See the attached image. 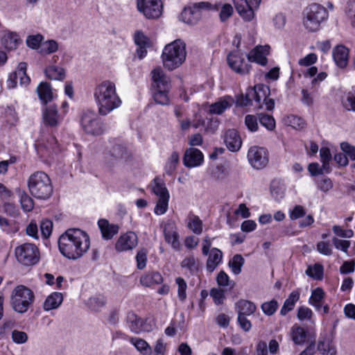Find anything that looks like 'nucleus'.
<instances>
[{
  "label": "nucleus",
  "mask_w": 355,
  "mask_h": 355,
  "mask_svg": "<svg viewBox=\"0 0 355 355\" xmlns=\"http://www.w3.org/2000/svg\"><path fill=\"white\" fill-rule=\"evenodd\" d=\"M285 190L284 186L280 182L274 181L271 183V194L276 200H278L284 198Z\"/></svg>",
  "instance_id": "obj_51"
},
{
  "label": "nucleus",
  "mask_w": 355,
  "mask_h": 355,
  "mask_svg": "<svg viewBox=\"0 0 355 355\" xmlns=\"http://www.w3.org/2000/svg\"><path fill=\"white\" fill-rule=\"evenodd\" d=\"M20 43L19 35L16 33L6 31L1 38V44L8 50L15 49Z\"/></svg>",
  "instance_id": "obj_31"
},
{
  "label": "nucleus",
  "mask_w": 355,
  "mask_h": 355,
  "mask_svg": "<svg viewBox=\"0 0 355 355\" xmlns=\"http://www.w3.org/2000/svg\"><path fill=\"white\" fill-rule=\"evenodd\" d=\"M153 87L156 89H170L171 80L160 67L154 69L152 71Z\"/></svg>",
  "instance_id": "obj_18"
},
{
  "label": "nucleus",
  "mask_w": 355,
  "mask_h": 355,
  "mask_svg": "<svg viewBox=\"0 0 355 355\" xmlns=\"http://www.w3.org/2000/svg\"><path fill=\"white\" fill-rule=\"evenodd\" d=\"M128 157L126 148L121 145H116L112 148L105 158L107 164L110 166H112L119 161L125 159Z\"/></svg>",
  "instance_id": "obj_19"
},
{
  "label": "nucleus",
  "mask_w": 355,
  "mask_h": 355,
  "mask_svg": "<svg viewBox=\"0 0 355 355\" xmlns=\"http://www.w3.org/2000/svg\"><path fill=\"white\" fill-rule=\"evenodd\" d=\"M270 95V88L268 86L258 84L254 87H250V96H252L253 101H254L259 107H261V101L266 100Z\"/></svg>",
  "instance_id": "obj_22"
},
{
  "label": "nucleus",
  "mask_w": 355,
  "mask_h": 355,
  "mask_svg": "<svg viewBox=\"0 0 355 355\" xmlns=\"http://www.w3.org/2000/svg\"><path fill=\"white\" fill-rule=\"evenodd\" d=\"M137 8L148 19H157L162 12L161 0H137Z\"/></svg>",
  "instance_id": "obj_9"
},
{
  "label": "nucleus",
  "mask_w": 355,
  "mask_h": 355,
  "mask_svg": "<svg viewBox=\"0 0 355 355\" xmlns=\"http://www.w3.org/2000/svg\"><path fill=\"white\" fill-rule=\"evenodd\" d=\"M327 9L318 3L312 4V32L320 29L321 24L328 19Z\"/></svg>",
  "instance_id": "obj_13"
},
{
  "label": "nucleus",
  "mask_w": 355,
  "mask_h": 355,
  "mask_svg": "<svg viewBox=\"0 0 355 355\" xmlns=\"http://www.w3.org/2000/svg\"><path fill=\"white\" fill-rule=\"evenodd\" d=\"M187 227L196 234H200L202 232V221L193 214L188 216Z\"/></svg>",
  "instance_id": "obj_41"
},
{
  "label": "nucleus",
  "mask_w": 355,
  "mask_h": 355,
  "mask_svg": "<svg viewBox=\"0 0 355 355\" xmlns=\"http://www.w3.org/2000/svg\"><path fill=\"white\" fill-rule=\"evenodd\" d=\"M236 11L245 21H251L254 16V9L247 0H234Z\"/></svg>",
  "instance_id": "obj_23"
},
{
  "label": "nucleus",
  "mask_w": 355,
  "mask_h": 355,
  "mask_svg": "<svg viewBox=\"0 0 355 355\" xmlns=\"http://www.w3.org/2000/svg\"><path fill=\"white\" fill-rule=\"evenodd\" d=\"M204 161L202 153L198 148H189L186 150L183 163L186 167L193 168L200 166Z\"/></svg>",
  "instance_id": "obj_14"
},
{
  "label": "nucleus",
  "mask_w": 355,
  "mask_h": 355,
  "mask_svg": "<svg viewBox=\"0 0 355 355\" xmlns=\"http://www.w3.org/2000/svg\"><path fill=\"white\" fill-rule=\"evenodd\" d=\"M98 225L102 234V237L105 240L112 239L119 230V227L116 224H110L106 219H100Z\"/></svg>",
  "instance_id": "obj_24"
},
{
  "label": "nucleus",
  "mask_w": 355,
  "mask_h": 355,
  "mask_svg": "<svg viewBox=\"0 0 355 355\" xmlns=\"http://www.w3.org/2000/svg\"><path fill=\"white\" fill-rule=\"evenodd\" d=\"M248 159L253 168L256 169L263 168L268 163V152L263 147L251 146L248 152Z\"/></svg>",
  "instance_id": "obj_8"
},
{
  "label": "nucleus",
  "mask_w": 355,
  "mask_h": 355,
  "mask_svg": "<svg viewBox=\"0 0 355 355\" xmlns=\"http://www.w3.org/2000/svg\"><path fill=\"white\" fill-rule=\"evenodd\" d=\"M179 160L180 157L178 153L173 152L165 166V171L166 174L171 175L174 173L179 163Z\"/></svg>",
  "instance_id": "obj_45"
},
{
  "label": "nucleus",
  "mask_w": 355,
  "mask_h": 355,
  "mask_svg": "<svg viewBox=\"0 0 355 355\" xmlns=\"http://www.w3.org/2000/svg\"><path fill=\"white\" fill-rule=\"evenodd\" d=\"M286 123L295 129H302L305 125L304 119L295 115L288 116L286 119Z\"/></svg>",
  "instance_id": "obj_58"
},
{
  "label": "nucleus",
  "mask_w": 355,
  "mask_h": 355,
  "mask_svg": "<svg viewBox=\"0 0 355 355\" xmlns=\"http://www.w3.org/2000/svg\"><path fill=\"white\" fill-rule=\"evenodd\" d=\"M318 351L322 355H336V348L329 341H320L318 346Z\"/></svg>",
  "instance_id": "obj_57"
},
{
  "label": "nucleus",
  "mask_w": 355,
  "mask_h": 355,
  "mask_svg": "<svg viewBox=\"0 0 355 355\" xmlns=\"http://www.w3.org/2000/svg\"><path fill=\"white\" fill-rule=\"evenodd\" d=\"M232 98L226 96L218 101L212 103L209 106V112L211 114H221L225 110L232 106Z\"/></svg>",
  "instance_id": "obj_32"
},
{
  "label": "nucleus",
  "mask_w": 355,
  "mask_h": 355,
  "mask_svg": "<svg viewBox=\"0 0 355 355\" xmlns=\"http://www.w3.org/2000/svg\"><path fill=\"white\" fill-rule=\"evenodd\" d=\"M43 119L44 123L51 127H55L59 124L60 119L55 105H50L45 107L43 111Z\"/></svg>",
  "instance_id": "obj_25"
},
{
  "label": "nucleus",
  "mask_w": 355,
  "mask_h": 355,
  "mask_svg": "<svg viewBox=\"0 0 355 355\" xmlns=\"http://www.w3.org/2000/svg\"><path fill=\"white\" fill-rule=\"evenodd\" d=\"M31 195L38 200H48L53 193V185L49 176L44 171H36L27 180Z\"/></svg>",
  "instance_id": "obj_3"
},
{
  "label": "nucleus",
  "mask_w": 355,
  "mask_h": 355,
  "mask_svg": "<svg viewBox=\"0 0 355 355\" xmlns=\"http://www.w3.org/2000/svg\"><path fill=\"white\" fill-rule=\"evenodd\" d=\"M130 341L143 355L152 354V349L145 340L140 338H132Z\"/></svg>",
  "instance_id": "obj_42"
},
{
  "label": "nucleus",
  "mask_w": 355,
  "mask_h": 355,
  "mask_svg": "<svg viewBox=\"0 0 355 355\" xmlns=\"http://www.w3.org/2000/svg\"><path fill=\"white\" fill-rule=\"evenodd\" d=\"M87 306L89 308L94 311H98L106 304L105 297L101 294L96 295L91 297L87 300Z\"/></svg>",
  "instance_id": "obj_43"
},
{
  "label": "nucleus",
  "mask_w": 355,
  "mask_h": 355,
  "mask_svg": "<svg viewBox=\"0 0 355 355\" xmlns=\"http://www.w3.org/2000/svg\"><path fill=\"white\" fill-rule=\"evenodd\" d=\"M259 121L261 125L265 127L268 130L272 131L275 128V121L274 118L269 114H259Z\"/></svg>",
  "instance_id": "obj_52"
},
{
  "label": "nucleus",
  "mask_w": 355,
  "mask_h": 355,
  "mask_svg": "<svg viewBox=\"0 0 355 355\" xmlns=\"http://www.w3.org/2000/svg\"><path fill=\"white\" fill-rule=\"evenodd\" d=\"M169 198L170 196L159 198L156 206L154 209V212L155 214L162 215L166 212L168 206Z\"/></svg>",
  "instance_id": "obj_54"
},
{
  "label": "nucleus",
  "mask_w": 355,
  "mask_h": 355,
  "mask_svg": "<svg viewBox=\"0 0 355 355\" xmlns=\"http://www.w3.org/2000/svg\"><path fill=\"white\" fill-rule=\"evenodd\" d=\"M58 49V44L53 40H47L40 46L41 54H51Z\"/></svg>",
  "instance_id": "obj_49"
},
{
  "label": "nucleus",
  "mask_w": 355,
  "mask_h": 355,
  "mask_svg": "<svg viewBox=\"0 0 355 355\" xmlns=\"http://www.w3.org/2000/svg\"><path fill=\"white\" fill-rule=\"evenodd\" d=\"M291 334L293 341L297 345L304 343L307 336L306 331L296 324L292 327Z\"/></svg>",
  "instance_id": "obj_37"
},
{
  "label": "nucleus",
  "mask_w": 355,
  "mask_h": 355,
  "mask_svg": "<svg viewBox=\"0 0 355 355\" xmlns=\"http://www.w3.org/2000/svg\"><path fill=\"white\" fill-rule=\"evenodd\" d=\"M324 266L319 263H316L312 266V279L322 281L324 278Z\"/></svg>",
  "instance_id": "obj_63"
},
{
  "label": "nucleus",
  "mask_w": 355,
  "mask_h": 355,
  "mask_svg": "<svg viewBox=\"0 0 355 355\" xmlns=\"http://www.w3.org/2000/svg\"><path fill=\"white\" fill-rule=\"evenodd\" d=\"M63 301V296L61 293L53 292L45 300L43 309L46 311L58 308Z\"/></svg>",
  "instance_id": "obj_29"
},
{
  "label": "nucleus",
  "mask_w": 355,
  "mask_h": 355,
  "mask_svg": "<svg viewBox=\"0 0 355 355\" xmlns=\"http://www.w3.org/2000/svg\"><path fill=\"white\" fill-rule=\"evenodd\" d=\"M81 125L87 134L100 135L103 132V124L96 113L92 110H86L81 117Z\"/></svg>",
  "instance_id": "obj_7"
},
{
  "label": "nucleus",
  "mask_w": 355,
  "mask_h": 355,
  "mask_svg": "<svg viewBox=\"0 0 355 355\" xmlns=\"http://www.w3.org/2000/svg\"><path fill=\"white\" fill-rule=\"evenodd\" d=\"M46 76L54 80H63L65 78V71L62 67L51 64L44 70Z\"/></svg>",
  "instance_id": "obj_35"
},
{
  "label": "nucleus",
  "mask_w": 355,
  "mask_h": 355,
  "mask_svg": "<svg viewBox=\"0 0 355 355\" xmlns=\"http://www.w3.org/2000/svg\"><path fill=\"white\" fill-rule=\"evenodd\" d=\"M325 293L322 288L312 290V306L322 315L329 312V306L324 302Z\"/></svg>",
  "instance_id": "obj_17"
},
{
  "label": "nucleus",
  "mask_w": 355,
  "mask_h": 355,
  "mask_svg": "<svg viewBox=\"0 0 355 355\" xmlns=\"http://www.w3.org/2000/svg\"><path fill=\"white\" fill-rule=\"evenodd\" d=\"M322 166L318 163H312V176L322 174H329L331 171L329 162L331 160V154L327 147H322L320 150Z\"/></svg>",
  "instance_id": "obj_10"
},
{
  "label": "nucleus",
  "mask_w": 355,
  "mask_h": 355,
  "mask_svg": "<svg viewBox=\"0 0 355 355\" xmlns=\"http://www.w3.org/2000/svg\"><path fill=\"white\" fill-rule=\"evenodd\" d=\"M153 192L159 198L170 196L164 182L160 178H155L153 181Z\"/></svg>",
  "instance_id": "obj_39"
},
{
  "label": "nucleus",
  "mask_w": 355,
  "mask_h": 355,
  "mask_svg": "<svg viewBox=\"0 0 355 355\" xmlns=\"http://www.w3.org/2000/svg\"><path fill=\"white\" fill-rule=\"evenodd\" d=\"M317 188L322 192H328L333 188L332 180L327 177H318L315 180Z\"/></svg>",
  "instance_id": "obj_48"
},
{
  "label": "nucleus",
  "mask_w": 355,
  "mask_h": 355,
  "mask_svg": "<svg viewBox=\"0 0 355 355\" xmlns=\"http://www.w3.org/2000/svg\"><path fill=\"white\" fill-rule=\"evenodd\" d=\"M349 49L344 45L336 46L332 52L333 58L336 65L340 68H345L348 63Z\"/></svg>",
  "instance_id": "obj_21"
},
{
  "label": "nucleus",
  "mask_w": 355,
  "mask_h": 355,
  "mask_svg": "<svg viewBox=\"0 0 355 355\" xmlns=\"http://www.w3.org/2000/svg\"><path fill=\"white\" fill-rule=\"evenodd\" d=\"M201 18V13L192 6L185 8L180 14V19L185 24L194 25Z\"/></svg>",
  "instance_id": "obj_27"
},
{
  "label": "nucleus",
  "mask_w": 355,
  "mask_h": 355,
  "mask_svg": "<svg viewBox=\"0 0 355 355\" xmlns=\"http://www.w3.org/2000/svg\"><path fill=\"white\" fill-rule=\"evenodd\" d=\"M332 231L336 235L335 237L350 239L354 236V232L351 229L345 230L341 226L334 225Z\"/></svg>",
  "instance_id": "obj_60"
},
{
  "label": "nucleus",
  "mask_w": 355,
  "mask_h": 355,
  "mask_svg": "<svg viewBox=\"0 0 355 355\" xmlns=\"http://www.w3.org/2000/svg\"><path fill=\"white\" fill-rule=\"evenodd\" d=\"M34 301L33 292L24 285L16 286L12 291L10 304L14 311L19 313H26L33 305Z\"/></svg>",
  "instance_id": "obj_5"
},
{
  "label": "nucleus",
  "mask_w": 355,
  "mask_h": 355,
  "mask_svg": "<svg viewBox=\"0 0 355 355\" xmlns=\"http://www.w3.org/2000/svg\"><path fill=\"white\" fill-rule=\"evenodd\" d=\"M300 294L297 291H293L285 300L281 310L280 314L282 315H286L290 311H291L294 306L295 302L299 300Z\"/></svg>",
  "instance_id": "obj_38"
},
{
  "label": "nucleus",
  "mask_w": 355,
  "mask_h": 355,
  "mask_svg": "<svg viewBox=\"0 0 355 355\" xmlns=\"http://www.w3.org/2000/svg\"><path fill=\"white\" fill-rule=\"evenodd\" d=\"M163 282L162 275L157 271H150L142 275L140 278V283L146 287H150Z\"/></svg>",
  "instance_id": "obj_28"
},
{
  "label": "nucleus",
  "mask_w": 355,
  "mask_h": 355,
  "mask_svg": "<svg viewBox=\"0 0 355 355\" xmlns=\"http://www.w3.org/2000/svg\"><path fill=\"white\" fill-rule=\"evenodd\" d=\"M94 98L101 115L105 116L121 104V100L117 95L116 87L110 80H104L94 89Z\"/></svg>",
  "instance_id": "obj_2"
},
{
  "label": "nucleus",
  "mask_w": 355,
  "mask_h": 355,
  "mask_svg": "<svg viewBox=\"0 0 355 355\" xmlns=\"http://www.w3.org/2000/svg\"><path fill=\"white\" fill-rule=\"evenodd\" d=\"M223 259V252L216 248L211 249L206 263L207 270L209 272H214L217 266L221 263Z\"/></svg>",
  "instance_id": "obj_26"
},
{
  "label": "nucleus",
  "mask_w": 355,
  "mask_h": 355,
  "mask_svg": "<svg viewBox=\"0 0 355 355\" xmlns=\"http://www.w3.org/2000/svg\"><path fill=\"white\" fill-rule=\"evenodd\" d=\"M58 246L63 256L69 259L76 260L89 250V236L80 229H69L60 236Z\"/></svg>",
  "instance_id": "obj_1"
},
{
  "label": "nucleus",
  "mask_w": 355,
  "mask_h": 355,
  "mask_svg": "<svg viewBox=\"0 0 355 355\" xmlns=\"http://www.w3.org/2000/svg\"><path fill=\"white\" fill-rule=\"evenodd\" d=\"M270 46L268 45L257 46L247 55L249 62H256L261 66L268 63L267 55L269 54Z\"/></svg>",
  "instance_id": "obj_15"
},
{
  "label": "nucleus",
  "mask_w": 355,
  "mask_h": 355,
  "mask_svg": "<svg viewBox=\"0 0 355 355\" xmlns=\"http://www.w3.org/2000/svg\"><path fill=\"white\" fill-rule=\"evenodd\" d=\"M300 69H297L299 76L303 75L305 78L311 77V53L298 61Z\"/></svg>",
  "instance_id": "obj_40"
},
{
  "label": "nucleus",
  "mask_w": 355,
  "mask_h": 355,
  "mask_svg": "<svg viewBox=\"0 0 355 355\" xmlns=\"http://www.w3.org/2000/svg\"><path fill=\"white\" fill-rule=\"evenodd\" d=\"M37 93L42 103L46 105L53 98L51 85L47 82H42L37 88Z\"/></svg>",
  "instance_id": "obj_30"
},
{
  "label": "nucleus",
  "mask_w": 355,
  "mask_h": 355,
  "mask_svg": "<svg viewBox=\"0 0 355 355\" xmlns=\"http://www.w3.org/2000/svg\"><path fill=\"white\" fill-rule=\"evenodd\" d=\"M224 142L227 148L232 152L238 151L242 145L241 139L234 129L227 130L224 135Z\"/></svg>",
  "instance_id": "obj_20"
},
{
  "label": "nucleus",
  "mask_w": 355,
  "mask_h": 355,
  "mask_svg": "<svg viewBox=\"0 0 355 355\" xmlns=\"http://www.w3.org/2000/svg\"><path fill=\"white\" fill-rule=\"evenodd\" d=\"M331 241L336 249L340 250L346 254L348 252V250L351 245L349 241L342 240L338 237H333Z\"/></svg>",
  "instance_id": "obj_61"
},
{
  "label": "nucleus",
  "mask_w": 355,
  "mask_h": 355,
  "mask_svg": "<svg viewBox=\"0 0 355 355\" xmlns=\"http://www.w3.org/2000/svg\"><path fill=\"white\" fill-rule=\"evenodd\" d=\"M126 323L130 331L133 333L138 334L142 330V319L132 311L128 313Z\"/></svg>",
  "instance_id": "obj_33"
},
{
  "label": "nucleus",
  "mask_w": 355,
  "mask_h": 355,
  "mask_svg": "<svg viewBox=\"0 0 355 355\" xmlns=\"http://www.w3.org/2000/svg\"><path fill=\"white\" fill-rule=\"evenodd\" d=\"M27 64L26 62H20L17 69L14 71L15 76L19 80V85L21 86H27L31 81V78L26 74Z\"/></svg>",
  "instance_id": "obj_36"
},
{
  "label": "nucleus",
  "mask_w": 355,
  "mask_h": 355,
  "mask_svg": "<svg viewBox=\"0 0 355 355\" xmlns=\"http://www.w3.org/2000/svg\"><path fill=\"white\" fill-rule=\"evenodd\" d=\"M278 302L275 300L263 303L261 306V310L264 314L270 316L272 315L278 308Z\"/></svg>",
  "instance_id": "obj_55"
},
{
  "label": "nucleus",
  "mask_w": 355,
  "mask_h": 355,
  "mask_svg": "<svg viewBox=\"0 0 355 355\" xmlns=\"http://www.w3.org/2000/svg\"><path fill=\"white\" fill-rule=\"evenodd\" d=\"M229 66L240 74L248 73L251 66L245 62L243 55L238 52L230 53L227 56Z\"/></svg>",
  "instance_id": "obj_12"
},
{
  "label": "nucleus",
  "mask_w": 355,
  "mask_h": 355,
  "mask_svg": "<svg viewBox=\"0 0 355 355\" xmlns=\"http://www.w3.org/2000/svg\"><path fill=\"white\" fill-rule=\"evenodd\" d=\"M138 244L137 235L132 231L127 232L120 236L115 243L117 252H124L134 249Z\"/></svg>",
  "instance_id": "obj_11"
},
{
  "label": "nucleus",
  "mask_w": 355,
  "mask_h": 355,
  "mask_svg": "<svg viewBox=\"0 0 355 355\" xmlns=\"http://www.w3.org/2000/svg\"><path fill=\"white\" fill-rule=\"evenodd\" d=\"M175 283L178 285V297L181 302H184L187 299V284L186 281L180 277L175 279Z\"/></svg>",
  "instance_id": "obj_50"
},
{
  "label": "nucleus",
  "mask_w": 355,
  "mask_h": 355,
  "mask_svg": "<svg viewBox=\"0 0 355 355\" xmlns=\"http://www.w3.org/2000/svg\"><path fill=\"white\" fill-rule=\"evenodd\" d=\"M15 252L17 260L24 266H33L40 260L39 249L33 243H26L19 245Z\"/></svg>",
  "instance_id": "obj_6"
},
{
  "label": "nucleus",
  "mask_w": 355,
  "mask_h": 355,
  "mask_svg": "<svg viewBox=\"0 0 355 355\" xmlns=\"http://www.w3.org/2000/svg\"><path fill=\"white\" fill-rule=\"evenodd\" d=\"M245 262L244 259L241 254H235L232 259L229 262V266L234 275H239L241 272V268Z\"/></svg>",
  "instance_id": "obj_47"
},
{
  "label": "nucleus",
  "mask_w": 355,
  "mask_h": 355,
  "mask_svg": "<svg viewBox=\"0 0 355 355\" xmlns=\"http://www.w3.org/2000/svg\"><path fill=\"white\" fill-rule=\"evenodd\" d=\"M19 196L23 210L26 212L32 211L34 207L33 198L25 191L19 190Z\"/></svg>",
  "instance_id": "obj_44"
},
{
  "label": "nucleus",
  "mask_w": 355,
  "mask_h": 355,
  "mask_svg": "<svg viewBox=\"0 0 355 355\" xmlns=\"http://www.w3.org/2000/svg\"><path fill=\"white\" fill-rule=\"evenodd\" d=\"M345 12L347 17L351 21L353 26L355 25V0L347 1L345 8Z\"/></svg>",
  "instance_id": "obj_64"
},
{
  "label": "nucleus",
  "mask_w": 355,
  "mask_h": 355,
  "mask_svg": "<svg viewBox=\"0 0 355 355\" xmlns=\"http://www.w3.org/2000/svg\"><path fill=\"white\" fill-rule=\"evenodd\" d=\"M258 121L259 117L257 118L253 114H248L245 117V124L250 132H256L258 130Z\"/></svg>",
  "instance_id": "obj_62"
},
{
  "label": "nucleus",
  "mask_w": 355,
  "mask_h": 355,
  "mask_svg": "<svg viewBox=\"0 0 355 355\" xmlns=\"http://www.w3.org/2000/svg\"><path fill=\"white\" fill-rule=\"evenodd\" d=\"M186 45L181 40H176L166 44L162 51L164 67L169 71L179 67L186 60Z\"/></svg>",
  "instance_id": "obj_4"
},
{
  "label": "nucleus",
  "mask_w": 355,
  "mask_h": 355,
  "mask_svg": "<svg viewBox=\"0 0 355 355\" xmlns=\"http://www.w3.org/2000/svg\"><path fill=\"white\" fill-rule=\"evenodd\" d=\"M219 121L216 118L205 119L204 132L207 134H214L218 130Z\"/></svg>",
  "instance_id": "obj_59"
},
{
  "label": "nucleus",
  "mask_w": 355,
  "mask_h": 355,
  "mask_svg": "<svg viewBox=\"0 0 355 355\" xmlns=\"http://www.w3.org/2000/svg\"><path fill=\"white\" fill-rule=\"evenodd\" d=\"M236 308L239 315L247 316L253 314L257 309V306L254 303L246 300H240L236 302Z\"/></svg>",
  "instance_id": "obj_34"
},
{
  "label": "nucleus",
  "mask_w": 355,
  "mask_h": 355,
  "mask_svg": "<svg viewBox=\"0 0 355 355\" xmlns=\"http://www.w3.org/2000/svg\"><path fill=\"white\" fill-rule=\"evenodd\" d=\"M252 96H250V87L246 90L245 95L241 94L236 96V104L238 107H247L252 105Z\"/></svg>",
  "instance_id": "obj_56"
},
{
  "label": "nucleus",
  "mask_w": 355,
  "mask_h": 355,
  "mask_svg": "<svg viewBox=\"0 0 355 355\" xmlns=\"http://www.w3.org/2000/svg\"><path fill=\"white\" fill-rule=\"evenodd\" d=\"M342 103L347 110L355 112V87L343 98Z\"/></svg>",
  "instance_id": "obj_46"
},
{
  "label": "nucleus",
  "mask_w": 355,
  "mask_h": 355,
  "mask_svg": "<svg viewBox=\"0 0 355 355\" xmlns=\"http://www.w3.org/2000/svg\"><path fill=\"white\" fill-rule=\"evenodd\" d=\"M164 235L166 243L171 244L173 249L176 250H180V243L179 241V234L174 223L168 222L164 225Z\"/></svg>",
  "instance_id": "obj_16"
},
{
  "label": "nucleus",
  "mask_w": 355,
  "mask_h": 355,
  "mask_svg": "<svg viewBox=\"0 0 355 355\" xmlns=\"http://www.w3.org/2000/svg\"><path fill=\"white\" fill-rule=\"evenodd\" d=\"M170 89H156L153 94L155 102L158 104L166 105L169 103L168 92Z\"/></svg>",
  "instance_id": "obj_53"
}]
</instances>
